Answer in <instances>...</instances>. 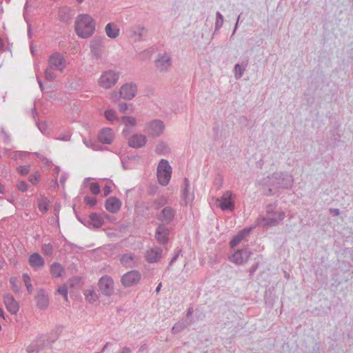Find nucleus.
<instances>
[{"label":"nucleus","instance_id":"e433bc0d","mask_svg":"<svg viewBox=\"0 0 353 353\" xmlns=\"http://www.w3.org/2000/svg\"><path fill=\"white\" fill-rule=\"evenodd\" d=\"M49 203V201L46 197H42L41 200L39 201L38 207L43 214L46 213L48 211Z\"/></svg>","mask_w":353,"mask_h":353},{"label":"nucleus","instance_id":"3c124183","mask_svg":"<svg viewBox=\"0 0 353 353\" xmlns=\"http://www.w3.org/2000/svg\"><path fill=\"white\" fill-rule=\"evenodd\" d=\"M84 202L85 204L90 207H94L96 205L97 203V200L95 197L90 196H85L84 197Z\"/></svg>","mask_w":353,"mask_h":353},{"label":"nucleus","instance_id":"b1692460","mask_svg":"<svg viewBox=\"0 0 353 353\" xmlns=\"http://www.w3.org/2000/svg\"><path fill=\"white\" fill-rule=\"evenodd\" d=\"M113 139L112 130L110 128H103L98 135V139L100 142L105 144H110Z\"/></svg>","mask_w":353,"mask_h":353},{"label":"nucleus","instance_id":"864d4df0","mask_svg":"<svg viewBox=\"0 0 353 353\" xmlns=\"http://www.w3.org/2000/svg\"><path fill=\"white\" fill-rule=\"evenodd\" d=\"M90 189L92 193L96 195L99 194L101 192L100 185L97 182L92 183L90 185Z\"/></svg>","mask_w":353,"mask_h":353},{"label":"nucleus","instance_id":"aec40b11","mask_svg":"<svg viewBox=\"0 0 353 353\" xmlns=\"http://www.w3.org/2000/svg\"><path fill=\"white\" fill-rule=\"evenodd\" d=\"M103 42L100 38H94L90 41V50L92 56L97 59L99 58L102 54Z\"/></svg>","mask_w":353,"mask_h":353},{"label":"nucleus","instance_id":"6e6d98bb","mask_svg":"<svg viewBox=\"0 0 353 353\" xmlns=\"http://www.w3.org/2000/svg\"><path fill=\"white\" fill-rule=\"evenodd\" d=\"M73 210L76 214V216L77 218V219L79 220V222H81L82 224H83L85 226L88 227V218H86V217H82L81 216L79 215V214L76 211V208H75V206L74 205L73 206Z\"/></svg>","mask_w":353,"mask_h":353},{"label":"nucleus","instance_id":"a878e982","mask_svg":"<svg viewBox=\"0 0 353 353\" xmlns=\"http://www.w3.org/2000/svg\"><path fill=\"white\" fill-rule=\"evenodd\" d=\"M28 262L34 270H39L45 263L44 259L39 253L32 254L29 257Z\"/></svg>","mask_w":353,"mask_h":353},{"label":"nucleus","instance_id":"e2e57ef3","mask_svg":"<svg viewBox=\"0 0 353 353\" xmlns=\"http://www.w3.org/2000/svg\"><path fill=\"white\" fill-rule=\"evenodd\" d=\"M259 268V263H255L254 264H253L250 268L249 269V272H250V274L252 276L254 274V272L256 271V270L258 269Z\"/></svg>","mask_w":353,"mask_h":353},{"label":"nucleus","instance_id":"c9c22d12","mask_svg":"<svg viewBox=\"0 0 353 353\" xmlns=\"http://www.w3.org/2000/svg\"><path fill=\"white\" fill-rule=\"evenodd\" d=\"M120 121L123 123L127 128H132L137 124V119L131 116H123L120 118Z\"/></svg>","mask_w":353,"mask_h":353},{"label":"nucleus","instance_id":"f8f14e48","mask_svg":"<svg viewBox=\"0 0 353 353\" xmlns=\"http://www.w3.org/2000/svg\"><path fill=\"white\" fill-rule=\"evenodd\" d=\"M170 235V230L164 223H159L155 230V238L161 245L168 243Z\"/></svg>","mask_w":353,"mask_h":353},{"label":"nucleus","instance_id":"dca6fc26","mask_svg":"<svg viewBox=\"0 0 353 353\" xmlns=\"http://www.w3.org/2000/svg\"><path fill=\"white\" fill-rule=\"evenodd\" d=\"M121 205V201L116 196H110L105 201V208L110 213L119 212Z\"/></svg>","mask_w":353,"mask_h":353},{"label":"nucleus","instance_id":"72a5a7b5","mask_svg":"<svg viewBox=\"0 0 353 353\" xmlns=\"http://www.w3.org/2000/svg\"><path fill=\"white\" fill-rule=\"evenodd\" d=\"M172 172H161L157 174L159 183L163 186L167 185L171 179Z\"/></svg>","mask_w":353,"mask_h":353},{"label":"nucleus","instance_id":"1a4fd4ad","mask_svg":"<svg viewBox=\"0 0 353 353\" xmlns=\"http://www.w3.org/2000/svg\"><path fill=\"white\" fill-rule=\"evenodd\" d=\"M175 216L176 210L171 206H165L157 215V219L161 221L160 223L168 225L173 221Z\"/></svg>","mask_w":353,"mask_h":353},{"label":"nucleus","instance_id":"412c9836","mask_svg":"<svg viewBox=\"0 0 353 353\" xmlns=\"http://www.w3.org/2000/svg\"><path fill=\"white\" fill-rule=\"evenodd\" d=\"M37 305L41 310H45L49 305V299L48 295L43 289H39L35 297Z\"/></svg>","mask_w":353,"mask_h":353},{"label":"nucleus","instance_id":"338daca9","mask_svg":"<svg viewBox=\"0 0 353 353\" xmlns=\"http://www.w3.org/2000/svg\"><path fill=\"white\" fill-rule=\"evenodd\" d=\"M329 210L334 216H339L341 214V212L338 208H330Z\"/></svg>","mask_w":353,"mask_h":353},{"label":"nucleus","instance_id":"a19ab883","mask_svg":"<svg viewBox=\"0 0 353 353\" xmlns=\"http://www.w3.org/2000/svg\"><path fill=\"white\" fill-rule=\"evenodd\" d=\"M22 279H23V281L25 285L27 288L28 292L30 294H31L32 292V290H33V287H32V285L30 283V276L26 273H23L22 275Z\"/></svg>","mask_w":353,"mask_h":353},{"label":"nucleus","instance_id":"39448f33","mask_svg":"<svg viewBox=\"0 0 353 353\" xmlns=\"http://www.w3.org/2000/svg\"><path fill=\"white\" fill-rule=\"evenodd\" d=\"M284 218V212L278 211L262 217L259 223L265 227H274L277 225Z\"/></svg>","mask_w":353,"mask_h":353},{"label":"nucleus","instance_id":"37998d69","mask_svg":"<svg viewBox=\"0 0 353 353\" xmlns=\"http://www.w3.org/2000/svg\"><path fill=\"white\" fill-rule=\"evenodd\" d=\"M167 199L162 196L159 199H155L153 202V205L155 209H159L163 207L167 203Z\"/></svg>","mask_w":353,"mask_h":353},{"label":"nucleus","instance_id":"0e129e2a","mask_svg":"<svg viewBox=\"0 0 353 353\" xmlns=\"http://www.w3.org/2000/svg\"><path fill=\"white\" fill-rule=\"evenodd\" d=\"M112 192V188L110 185H106L103 188V196H107Z\"/></svg>","mask_w":353,"mask_h":353},{"label":"nucleus","instance_id":"ddd939ff","mask_svg":"<svg viewBox=\"0 0 353 353\" xmlns=\"http://www.w3.org/2000/svg\"><path fill=\"white\" fill-rule=\"evenodd\" d=\"M137 87L134 83H125L123 85L119 91V97L125 100H131L137 94Z\"/></svg>","mask_w":353,"mask_h":353},{"label":"nucleus","instance_id":"cd10ccee","mask_svg":"<svg viewBox=\"0 0 353 353\" xmlns=\"http://www.w3.org/2000/svg\"><path fill=\"white\" fill-rule=\"evenodd\" d=\"M248 65V58L243 60L241 63H236L234 67V73L236 79H239L242 77L246 68Z\"/></svg>","mask_w":353,"mask_h":353},{"label":"nucleus","instance_id":"7ed1b4c3","mask_svg":"<svg viewBox=\"0 0 353 353\" xmlns=\"http://www.w3.org/2000/svg\"><path fill=\"white\" fill-rule=\"evenodd\" d=\"M270 184L276 188L288 189L292 187L293 179L291 175L281 172L274 173L270 177Z\"/></svg>","mask_w":353,"mask_h":353},{"label":"nucleus","instance_id":"69168bd1","mask_svg":"<svg viewBox=\"0 0 353 353\" xmlns=\"http://www.w3.org/2000/svg\"><path fill=\"white\" fill-rule=\"evenodd\" d=\"M118 353H132V349L125 346Z\"/></svg>","mask_w":353,"mask_h":353},{"label":"nucleus","instance_id":"79ce46f5","mask_svg":"<svg viewBox=\"0 0 353 353\" xmlns=\"http://www.w3.org/2000/svg\"><path fill=\"white\" fill-rule=\"evenodd\" d=\"M85 295L86 300L90 303H94L99 299L94 290H89L88 293H85Z\"/></svg>","mask_w":353,"mask_h":353},{"label":"nucleus","instance_id":"f03ea898","mask_svg":"<svg viewBox=\"0 0 353 353\" xmlns=\"http://www.w3.org/2000/svg\"><path fill=\"white\" fill-rule=\"evenodd\" d=\"M59 334L51 332L50 335L39 334L27 347L28 353H39V352L50 347L58 339Z\"/></svg>","mask_w":353,"mask_h":353},{"label":"nucleus","instance_id":"0eeeda50","mask_svg":"<svg viewBox=\"0 0 353 353\" xmlns=\"http://www.w3.org/2000/svg\"><path fill=\"white\" fill-rule=\"evenodd\" d=\"M141 275L137 270H131L124 274L121 279V283L125 288H130L138 284Z\"/></svg>","mask_w":353,"mask_h":353},{"label":"nucleus","instance_id":"7c9ffc66","mask_svg":"<svg viewBox=\"0 0 353 353\" xmlns=\"http://www.w3.org/2000/svg\"><path fill=\"white\" fill-rule=\"evenodd\" d=\"M65 272L63 266L57 262L53 263L50 266V273L54 277H60Z\"/></svg>","mask_w":353,"mask_h":353},{"label":"nucleus","instance_id":"8fccbe9b","mask_svg":"<svg viewBox=\"0 0 353 353\" xmlns=\"http://www.w3.org/2000/svg\"><path fill=\"white\" fill-rule=\"evenodd\" d=\"M16 187L19 191L22 192H27L29 188L28 184L24 181H19Z\"/></svg>","mask_w":353,"mask_h":353},{"label":"nucleus","instance_id":"5fc2aeb1","mask_svg":"<svg viewBox=\"0 0 353 353\" xmlns=\"http://www.w3.org/2000/svg\"><path fill=\"white\" fill-rule=\"evenodd\" d=\"M83 143L88 147V148H92L94 150H99V146L92 142V140H86L85 139H83Z\"/></svg>","mask_w":353,"mask_h":353},{"label":"nucleus","instance_id":"de8ad7c7","mask_svg":"<svg viewBox=\"0 0 353 353\" xmlns=\"http://www.w3.org/2000/svg\"><path fill=\"white\" fill-rule=\"evenodd\" d=\"M41 174L37 171L34 173L32 174L28 179V181L33 185H37L40 180Z\"/></svg>","mask_w":353,"mask_h":353},{"label":"nucleus","instance_id":"393cba45","mask_svg":"<svg viewBox=\"0 0 353 353\" xmlns=\"http://www.w3.org/2000/svg\"><path fill=\"white\" fill-rule=\"evenodd\" d=\"M145 29L143 26L130 28L127 30V34L129 37L134 38V41H139L143 39V31Z\"/></svg>","mask_w":353,"mask_h":353},{"label":"nucleus","instance_id":"09e8293b","mask_svg":"<svg viewBox=\"0 0 353 353\" xmlns=\"http://www.w3.org/2000/svg\"><path fill=\"white\" fill-rule=\"evenodd\" d=\"M30 165H19L17 167V170L22 176H26L30 172Z\"/></svg>","mask_w":353,"mask_h":353},{"label":"nucleus","instance_id":"49530a36","mask_svg":"<svg viewBox=\"0 0 353 353\" xmlns=\"http://www.w3.org/2000/svg\"><path fill=\"white\" fill-rule=\"evenodd\" d=\"M42 251L47 256H51L53 254V247L51 243H45L42 245Z\"/></svg>","mask_w":353,"mask_h":353},{"label":"nucleus","instance_id":"680f3d73","mask_svg":"<svg viewBox=\"0 0 353 353\" xmlns=\"http://www.w3.org/2000/svg\"><path fill=\"white\" fill-rule=\"evenodd\" d=\"M214 185L218 189H220L223 185V179L221 176L216 178L214 181Z\"/></svg>","mask_w":353,"mask_h":353},{"label":"nucleus","instance_id":"f704fd0d","mask_svg":"<svg viewBox=\"0 0 353 353\" xmlns=\"http://www.w3.org/2000/svg\"><path fill=\"white\" fill-rule=\"evenodd\" d=\"M155 152L159 154H165L169 153L170 150L166 143L160 141L156 146Z\"/></svg>","mask_w":353,"mask_h":353},{"label":"nucleus","instance_id":"4be33fe9","mask_svg":"<svg viewBox=\"0 0 353 353\" xmlns=\"http://www.w3.org/2000/svg\"><path fill=\"white\" fill-rule=\"evenodd\" d=\"M88 221V227L92 226L93 228H99L104 224L103 217L97 212H92Z\"/></svg>","mask_w":353,"mask_h":353},{"label":"nucleus","instance_id":"052dcab7","mask_svg":"<svg viewBox=\"0 0 353 353\" xmlns=\"http://www.w3.org/2000/svg\"><path fill=\"white\" fill-rule=\"evenodd\" d=\"M275 208H276L275 204L268 205L266 207V215L276 212V211H275Z\"/></svg>","mask_w":353,"mask_h":353},{"label":"nucleus","instance_id":"5701e85b","mask_svg":"<svg viewBox=\"0 0 353 353\" xmlns=\"http://www.w3.org/2000/svg\"><path fill=\"white\" fill-rule=\"evenodd\" d=\"M251 228H244L240 230L236 235H235L230 242V245L232 248H235L240 242L248 236L250 233Z\"/></svg>","mask_w":353,"mask_h":353},{"label":"nucleus","instance_id":"bb28decb","mask_svg":"<svg viewBox=\"0 0 353 353\" xmlns=\"http://www.w3.org/2000/svg\"><path fill=\"white\" fill-rule=\"evenodd\" d=\"M181 197L186 203L188 201H192L194 199L193 194L190 192V182L188 178H185L183 180Z\"/></svg>","mask_w":353,"mask_h":353},{"label":"nucleus","instance_id":"9d476101","mask_svg":"<svg viewBox=\"0 0 353 353\" xmlns=\"http://www.w3.org/2000/svg\"><path fill=\"white\" fill-rule=\"evenodd\" d=\"M65 65V59L61 54L55 52L50 55L48 59L49 67L54 70L63 71Z\"/></svg>","mask_w":353,"mask_h":353},{"label":"nucleus","instance_id":"20e7f679","mask_svg":"<svg viewBox=\"0 0 353 353\" xmlns=\"http://www.w3.org/2000/svg\"><path fill=\"white\" fill-rule=\"evenodd\" d=\"M101 292L106 296H110L114 291V283L112 278L108 275L102 276L98 283Z\"/></svg>","mask_w":353,"mask_h":353},{"label":"nucleus","instance_id":"6ab92c4d","mask_svg":"<svg viewBox=\"0 0 353 353\" xmlns=\"http://www.w3.org/2000/svg\"><path fill=\"white\" fill-rule=\"evenodd\" d=\"M162 249L159 247H154L148 250L145 254V259L148 263H157L161 258Z\"/></svg>","mask_w":353,"mask_h":353},{"label":"nucleus","instance_id":"ea45409f","mask_svg":"<svg viewBox=\"0 0 353 353\" xmlns=\"http://www.w3.org/2000/svg\"><path fill=\"white\" fill-rule=\"evenodd\" d=\"M59 17L60 21L64 23H69L71 20L70 12L65 9H62L59 11Z\"/></svg>","mask_w":353,"mask_h":353},{"label":"nucleus","instance_id":"4c0bfd02","mask_svg":"<svg viewBox=\"0 0 353 353\" xmlns=\"http://www.w3.org/2000/svg\"><path fill=\"white\" fill-rule=\"evenodd\" d=\"M105 118L112 122L113 121H120V119L117 116L116 112L113 109H108L104 112Z\"/></svg>","mask_w":353,"mask_h":353},{"label":"nucleus","instance_id":"774afa93","mask_svg":"<svg viewBox=\"0 0 353 353\" xmlns=\"http://www.w3.org/2000/svg\"><path fill=\"white\" fill-rule=\"evenodd\" d=\"M131 133V130L130 129V128H127L125 127L123 131H122V134L124 137H128V135H130V134Z\"/></svg>","mask_w":353,"mask_h":353},{"label":"nucleus","instance_id":"a18cd8bd","mask_svg":"<svg viewBox=\"0 0 353 353\" xmlns=\"http://www.w3.org/2000/svg\"><path fill=\"white\" fill-rule=\"evenodd\" d=\"M54 69L48 67L44 71L45 78L48 81H53L56 78L55 74L52 72Z\"/></svg>","mask_w":353,"mask_h":353},{"label":"nucleus","instance_id":"58836bf2","mask_svg":"<svg viewBox=\"0 0 353 353\" xmlns=\"http://www.w3.org/2000/svg\"><path fill=\"white\" fill-rule=\"evenodd\" d=\"M10 283L11 284V287L12 290L15 293H20L21 289V282L18 281V279L16 277H11L10 279Z\"/></svg>","mask_w":353,"mask_h":353},{"label":"nucleus","instance_id":"f3484780","mask_svg":"<svg viewBox=\"0 0 353 353\" xmlns=\"http://www.w3.org/2000/svg\"><path fill=\"white\" fill-rule=\"evenodd\" d=\"M3 302L6 309L12 314H15L19 310L18 302L11 294H7L3 296Z\"/></svg>","mask_w":353,"mask_h":353},{"label":"nucleus","instance_id":"6e6552de","mask_svg":"<svg viewBox=\"0 0 353 353\" xmlns=\"http://www.w3.org/2000/svg\"><path fill=\"white\" fill-rule=\"evenodd\" d=\"M164 129L163 122L159 119H154L147 123L145 132L150 136L157 137L163 134Z\"/></svg>","mask_w":353,"mask_h":353},{"label":"nucleus","instance_id":"c756f323","mask_svg":"<svg viewBox=\"0 0 353 353\" xmlns=\"http://www.w3.org/2000/svg\"><path fill=\"white\" fill-rule=\"evenodd\" d=\"M107 36L110 39H115L119 36V29L112 23H109L105 28Z\"/></svg>","mask_w":353,"mask_h":353},{"label":"nucleus","instance_id":"f257e3e1","mask_svg":"<svg viewBox=\"0 0 353 353\" xmlns=\"http://www.w3.org/2000/svg\"><path fill=\"white\" fill-rule=\"evenodd\" d=\"M74 30L79 37L90 38L94 32L95 21L89 14H79L74 23Z\"/></svg>","mask_w":353,"mask_h":353},{"label":"nucleus","instance_id":"9b49d317","mask_svg":"<svg viewBox=\"0 0 353 353\" xmlns=\"http://www.w3.org/2000/svg\"><path fill=\"white\" fill-rule=\"evenodd\" d=\"M119 79V74L113 71H108L103 73L99 79V84L104 88H109L114 85Z\"/></svg>","mask_w":353,"mask_h":353},{"label":"nucleus","instance_id":"2eb2a0df","mask_svg":"<svg viewBox=\"0 0 353 353\" xmlns=\"http://www.w3.org/2000/svg\"><path fill=\"white\" fill-rule=\"evenodd\" d=\"M218 201L219 206L223 211L234 210V204L232 201V193L230 191H226Z\"/></svg>","mask_w":353,"mask_h":353},{"label":"nucleus","instance_id":"c03bdc74","mask_svg":"<svg viewBox=\"0 0 353 353\" xmlns=\"http://www.w3.org/2000/svg\"><path fill=\"white\" fill-rule=\"evenodd\" d=\"M223 23V16L220 12L216 13L215 31L219 30Z\"/></svg>","mask_w":353,"mask_h":353},{"label":"nucleus","instance_id":"603ef678","mask_svg":"<svg viewBox=\"0 0 353 353\" xmlns=\"http://www.w3.org/2000/svg\"><path fill=\"white\" fill-rule=\"evenodd\" d=\"M57 292L62 295L65 301L68 300V287L66 285H62L57 289Z\"/></svg>","mask_w":353,"mask_h":353},{"label":"nucleus","instance_id":"4d7b16f0","mask_svg":"<svg viewBox=\"0 0 353 353\" xmlns=\"http://www.w3.org/2000/svg\"><path fill=\"white\" fill-rule=\"evenodd\" d=\"M181 253V250L177 249L175 250L174 255L173 256V257L172 258L171 261L169 263V266H171L177 260Z\"/></svg>","mask_w":353,"mask_h":353},{"label":"nucleus","instance_id":"2f4dec72","mask_svg":"<svg viewBox=\"0 0 353 353\" xmlns=\"http://www.w3.org/2000/svg\"><path fill=\"white\" fill-rule=\"evenodd\" d=\"M134 255L132 254H124L121 257V263L128 268H132L134 265Z\"/></svg>","mask_w":353,"mask_h":353},{"label":"nucleus","instance_id":"473e14b6","mask_svg":"<svg viewBox=\"0 0 353 353\" xmlns=\"http://www.w3.org/2000/svg\"><path fill=\"white\" fill-rule=\"evenodd\" d=\"M157 172V174L161 172H172V168L167 160L161 159L159 163Z\"/></svg>","mask_w":353,"mask_h":353},{"label":"nucleus","instance_id":"423d86ee","mask_svg":"<svg viewBox=\"0 0 353 353\" xmlns=\"http://www.w3.org/2000/svg\"><path fill=\"white\" fill-rule=\"evenodd\" d=\"M252 254V251L248 248L238 249L234 254L229 256V259L231 262L236 265H241L245 263Z\"/></svg>","mask_w":353,"mask_h":353},{"label":"nucleus","instance_id":"c85d7f7f","mask_svg":"<svg viewBox=\"0 0 353 353\" xmlns=\"http://www.w3.org/2000/svg\"><path fill=\"white\" fill-rule=\"evenodd\" d=\"M191 321H188L187 319H183L176 323L172 328V332L173 334H177L183 331L185 328L191 325Z\"/></svg>","mask_w":353,"mask_h":353},{"label":"nucleus","instance_id":"13d9d810","mask_svg":"<svg viewBox=\"0 0 353 353\" xmlns=\"http://www.w3.org/2000/svg\"><path fill=\"white\" fill-rule=\"evenodd\" d=\"M37 125L39 130L43 133L45 134L47 130V125L46 122H37Z\"/></svg>","mask_w":353,"mask_h":353},{"label":"nucleus","instance_id":"a211bd4d","mask_svg":"<svg viewBox=\"0 0 353 353\" xmlns=\"http://www.w3.org/2000/svg\"><path fill=\"white\" fill-rule=\"evenodd\" d=\"M146 141L147 139L145 135L135 134L128 139V145L133 148H140L145 145Z\"/></svg>","mask_w":353,"mask_h":353},{"label":"nucleus","instance_id":"bf43d9fd","mask_svg":"<svg viewBox=\"0 0 353 353\" xmlns=\"http://www.w3.org/2000/svg\"><path fill=\"white\" fill-rule=\"evenodd\" d=\"M128 109V105L126 103H120L119 104V110L121 113H123V114L127 113Z\"/></svg>","mask_w":353,"mask_h":353},{"label":"nucleus","instance_id":"4468645a","mask_svg":"<svg viewBox=\"0 0 353 353\" xmlns=\"http://www.w3.org/2000/svg\"><path fill=\"white\" fill-rule=\"evenodd\" d=\"M155 66L161 72H168L171 67V58L167 54H159L155 61Z\"/></svg>","mask_w":353,"mask_h":353}]
</instances>
